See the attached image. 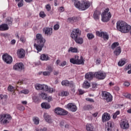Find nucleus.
I'll use <instances>...</instances> for the list:
<instances>
[{
  "label": "nucleus",
  "mask_w": 131,
  "mask_h": 131,
  "mask_svg": "<svg viewBox=\"0 0 131 131\" xmlns=\"http://www.w3.org/2000/svg\"><path fill=\"white\" fill-rule=\"evenodd\" d=\"M117 29L122 33H128L130 31V25L126 24L123 21H118L116 23Z\"/></svg>",
  "instance_id": "1"
},
{
  "label": "nucleus",
  "mask_w": 131,
  "mask_h": 131,
  "mask_svg": "<svg viewBox=\"0 0 131 131\" xmlns=\"http://www.w3.org/2000/svg\"><path fill=\"white\" fill-rule=\"evenodd\" d=\"M36 40H37V43H39V45L35 43L34 46L36 48L38 52H40V51L42 50V48H43V46H45L46 39H45V38L42 37L41 34H37Z\"/></svg>",
  "instance_id": "2"
},
{
  "label": "nucleus",
  "mask_w": 131,
  "mask_h": 131,
  "mask_svg": "<svg viewBox=\"0 0 131 131\" xmlns=\"http://www.w3.org/2000/svg\"><path fill=\"white\" fill-rule=\"evenodd\" d=\"M12 120V116L9 114H0V123L7 125Z\"/></svg>",
  "instance_id": "3"
},
{
  "label": "nucleus",
  "mask_w": 131,
  "mask_h": 131,
  "mask_svg": "<svg viewBox=\"0 0 131 131\" xmlns=\"http://www.w3.org/2000/svg\"><path fill=\"white\" fill-rule=\"evenodd\" d=\"M70 62L76 65H83L84 64V59L82 56H79L75 55L74 58H72L70 59Z\"/></svg>",
  "instance_id": "4"
},
{
  "label": "nucleus",
  "mask_w": 131,
  "mask_h": 131,
  "mask_svg": "<svg viewBox=\"0 0 131 131\" xmlns=\"http://www.w3.org/2000/svg\"><path fill=\"white\" fill-rule=\"evenodd\" d=\"M111 17H112V15L111 13L109 12V8H106L101 14V21L102 22H108L111 19Z\"/></svg>",
  "instance_id": "5"
},
{
  "label": "nucleus",
  "mask_w": 131,
  "mask_h": 131,
  "mask_svg": "<svg viewBox=\"0 0 131 131\" xmlns=\"http://www.w3.org/2000/svg\"><path fill=\"white\" fill-rule=\"evenodd\" d=\"M96 34L97 36H99V37L103 38V39L105 41H107L108 39H109V35L108 34V33L106 32L97 31L96 32Z\"/></svg>",
  "instance_id": "6"
},
{
  "label": "nucleus",
  "mask_w": 131,
  "mask_h": 131,
  "mask_svg": "<svg viewBox=\"0 0 131 131\" xmlns=\"http://www.w3.org/2000/svg\"><path fill=\"white\" fill-rule=\"evenodd\" d=\"M94 76L96 78H97V79H104L106 77V73L102 71H99L94 73Z\"/></svg>",
  "instance_id": "7"
},
{
  "label": "nucleus",
  "mask_w": 131,
  "mask_h": 131,
  "mask_svg": "<svg viewBox=\"0 0 131 131\" xmlns=\"http://www.w3.org/2000/svg\"><path fill=\"white\" fill-rule=\"evenodd\" d=\"M120 126L122 129H128L129 127V123L126 120H121L120 122Z\"/></svg>",
  "instance_id": "8"
},
{
  "label": "nucleus",
  "mask_w": 131,
  "mask_h": 131,
  "mask_svg": "<svg viewBox=\"0 0 131 131\" xmlns=\"http://www.w3.org/2000/svg\"><path fill=\"white\" fill-rule=\"evenodd\" d=\"M102 96L104 100H105L107 103H108V102H112L113 97L111 94L108 92H103L102 93Z\"/></svg>",
  "instance_id": "9"
},
{
  "label": "nucleus",
  "mask_w": 131,
  "mask_h": 131,
  "mask_svg": "<svg viewBox=\"0 0 131 131\" xmlns=\"http://www.w3.org/2000/svg\"><path fill=\"white\" fill-rule=\"evenodd\" d=\"M54 112L57 115H67L68 112L60 107H57L55 109Z\"/></svg>",
  "instance_id": "10"
},
{
  "label": "nucleus",
  "mask_w": 131,
  "mask_h": 131,
  "mask_svg": "<svg viewBox=\"0 0 131 131\" xmlns=\"http://www.w3.org/2000/svg\"><path fill=\"white\" fill-rule=\"evenodd\" d=\"M35 88L38 91H48V85L37 83L35 85Z\"/></svg>",
  "instance_id": "11"
},
{
  "label": "nucleus",
  "mask_w": 131,
  "mask_h": 131,
  "mask_svg": "<svg viewBox=\"0 0 131 131\" xmlns=\"http://www.w3.org/2000/svg\"><path fill=\"white\" fill-rule=\"evenodd\" d=\"M80 35H81V31L79 29H74L73 30L72 33L71 34V37L73 39L80 36Z\"/></svg>",
  "instance_id": "12"
},
{
  "label": "nucleus",
  "mask_w": 131,
  "mask_h": 131,
  "mask_svg": "<svg viewBox=\"0 0 131 131\" xmlns=\"http://www.w3.org/2000/svg\"><path fill=\"white\" fill-rule=\"evenodd\" d=\"M3 59L7 63V64H11L12 62H13V58H12V56L9 55L8 54H5L3 56Z\"/></svg>",
  "instance_id": "13"
},
{
  "label": "nucleus",
  "mask_w": 131,
  "mask_h": 131,
  "mask_svg": "<svg viewBox=\"0 0 131 131\" xmlns=\"http://www.w3.org/2000/svg\"><path fill=\"white\" fill-rule=\"evenodd\" d=\"M13 68L14 70H18L21 71V70H24V64L21 62L16 63L15 64V65L13 66Z\"/></svg>",
  "instance_id": "14"
},
{
  "label": "nucleus",
  "mask_w": 131,
  "mask_h": 131,
  "mask_svg": "<svg viewBox=\"0 0 131 131\" xmlns=\"http://www.w3.org/2000/svg\"><path fill=\"white\" fill-rule=\"evenodd\" d=\"M67 108L72 112H76L77 111V106L74 103H70L67 104Z\"/></svg>",
  "instance_id": "15"
},
{
  "label": "nucleus",
  "mask_w": 131,
  "mask_h": 131,
  "mask_svg": "<svg viewBox=\"0 0 131 131\" xmlns=\"http://www.w3.org/2000/svg\"><path fill=\"white\" fill-rule=\"evenodd\" d=\"M111 118L110 116V114H108L107 113H104L102 115V122H106V121H109Z\"/></svg>",
  "instance_id": "16"
},
{
  "label": "nucleus",
  "mask_w": 131,
  "mask_h": 131,
  "mask_svg": "<svg viewBox=\"0 0 131 131\" xmlns=\"http://www.w3.org/2000/svg\"><path fill=\"white\" fill-rule=\"evenodd\" d=\"M90 4L89 2H83L81 4V10L82 11H84L86 10V9H89V8H90Z\"/></svg>",
  "instance_id": "17"
},
{
  "label": "nucleus",
  "mask_w": 131,
  "mask_h": 131,
  "mask_svg": "<svg viewBox=\"0 0 131 131\" xmlns=\"http://www.w3.org/2000/svg\"><path fill=\"white\" fill-rule=\"evenodd\" d=\"M17 56L20 59L25 57V50L23 49H19L17 51Z\"/></svg>",
  "instance_id": "18"
},
{
  "label": "nucleus",
  "mask_w": 131,
  "mask_h": 131,
  "mask_svg": "<svg viewBox=\"0 0 131 131\" xmlns=\"http://www.w3.org/2000/svg\"><path fill=\"white\" fill-rule=\"evenodd\" d=\"M43 32L47 35H51L53 33V29L51 28H45L43 29Z\"/></svg>",
  "instance_id": "19"
},
{
  "label": "nucleus",
  "mask_w": 131,
  "mask_h": 131,
  "mask_svg": "<svg viewBox=\"0 0 131 131\" xmlns=\"http://www.w3.org/2000/svg\"><path fill=\"white\" fill-rule=\"evenodd\" d=\"M73 39H74L76 43H78V45H82L83 43V38L82 37H76V38H74Z\"/></svg>",
  "instance_id": "20"
},
{
  "label": "nucleus",
  "mask_w": 131,
  "mask_h": 131,
  "mask_svg": "<svg viewBox=\"0 0 131 131\" xmlns=\"http://www.w3.org/2000/svg\"><path fill=\"white\" fill-rule=\"evenodd\" d=\"M94 76H95L94 74L92 72H90L85 74V78L88 80H92L94 78Z\"/></svg>",
  "instance_id": "21"
},
{
  "label": "nucleus",
  "mask_w": 131,
  "mask_h": 131,
  "mask_svg": "<svg viewBox=\"0 0 131 131\" xmlns=\"http://www.w3.org/2000/svg\"><path fill=\"white\" fill-rule=\"evenodd\" d=\"M43 117L47 121V122H48L49 123H51L52 122V120L51 119V117L48 115L47 113H45L43 115Z\"/></svg>",
  "instance_id": "22"
},
{
  "label": "nucleus",
  "mask_w": 131,
  "mask_h": 131,
  "mask_svg": "<svg viewBox=\"0 0 131 131\" xmlns=\"http://www.w3.org/2000/svg\"><path fill=\"white\" fill-rule=\"evenodd\" d=\"M8 30H9V27L8 26V25L4 24L0 26V30L1 31H5Z\"/></svg>",
  "instance_id": "23"
},
{
  "label": "nucleus",
  "mask_w": 131,
  "mask_h": 131,
  "mask_svg": "<svg viewBox=\"0 0 131 131\" xmlns=\"http://www.w3.org/2000/svg\"><path fill=\"white\" fill-rule=\"evenodd\" d=\"M91 86V82H89V81L85 80L83 82L82 84V88L83 89H89Z\"/></svg>",
  "instance_id": "24"
},
{
  "label": "nucleus",
  "mask_w": 131,
  "mask_h": 131,
  "mask_svg": "<svg viewBox=\"0 0 131 131\" xmlns=\"http://www.w3.org/2000/svg\"><path fill=\"white\" fill-rule=\"evenodd\" d=\"M100 15H101V13L100 12L97 11H95L93 14L94 18L95 20H99V18H100Z\"/></svg>",
  "instance_id": "25"
},
{
  "label": "nucleus",
  "mask_w": 131,
  "mask_h": 131,
  "mask_svg": "<svg viewBox=\"0 0 131 131\" xmlns=\"http://www.w3.org/2000/svg\"><path fill=\"white\" fill-rule=\"evenodd\" d=\"M40 60H42V61H48L50 60V57L49 55L47 54H41L40 56Z\"/></svg>",
  "instance_id": "26"
},
{
  "label": "nucleus",
  "mask_w": 131,
  "mask_h": 131,
  "mask_svg": "<svg viewBox=\"0 0 131 131\" xmlns=\"http://www.w3.org/2000/svg\"><path fill=\"white\" fill-rule=\"evenodd\" d=\"M41 107L45 109H50L51 108V105L50 104L47 102H43L41 104Z\"/></svg>",
  "instance_id": "27"
},
{
  "label": "nucleus",
  "mask_w": 131,
  "mask_h": 131,
  "mask_svg": "<svg viewBox=\"0 0 131 131\" xmlns=\"http://www.w3.org/2000/svg\"><path fill=\"white\" fill-rule=\"evenodd\" d=\"M78 53V49L77 48L70 47L68 50V53Z\"/></svg>",
  "instance_id": "28"
},
{
  "label": "nucleus",
  "mask_w": 131,
  "mask_h": 131,
  "mask_svg": "<svg viewBox=\"0 0 131 131\" xmlns=\"http://www.w3.org/2000/svg\"><path fill=\"white\" fill-rule=\"evenodd\" d=\"M120 53H121V48H120V47L117 48L115 51L114 52V53L115 55H116V56L120 55Z\"/></svg>",
  "instance_id": "29"
},
{
  "label": "nucleus",
  "mask_w": 131,
  "mask_h": 131,
  "mask_svg": "<svg viewBox=\"0 0 131 131\" xmlns=\"http://www.w3.org/2000/svg\"><path fill=\"white\" fill-rule=\"evenodd\" d=\"M86 129L88 131H94V126H92V124H88L86 125Z\"/></svg>",
  "instance_id": "30"
},
{
  "label": "nucleus",
  "mask_w": 131,
  "mask_h": 131,
  "mask_svg": "<svg viewBox=\"0 0 131 131\" xmlns=\"http://www.w3.org/2000/svg\"><path fill=\"white\" fill-rule=\"evenodd\" d=\"M33 121L35 124H39V118L37 117H33Z\"/></svg>",
  "instance_id": "31"
},
{
  "label": "nucleus",
  "mask_w": 131,
  "mask_h": 131,
  "mask_svg": "<svg viewBox=\"0 0 131 131\" xmlns=\"http://www.w3.org/2000/svg\"><path fill=\"white\" fill-rule=\"evenodd\" d=\"M125 61H126V60L124 58L120 59L118 62L119 66H123V65L125 64Z\"/></svg>",
  "instance_id": "32"
},
{
  "label": "nucleus",
  "mask_w": 131,
  "mask_h": 131,
  "mask_svg": "<svg viewBox=\"0 0 131 131\" xmlns=\"http://www.w3.org/2000/svg\"><path fill=\"white\" fill-rule=\"evenodd\" d=\"M60 96H61V97H67V96H69V92L62 91L60 93Z\"/></svg>",
  "instance_id": "33"
},
{
  "label": "nucleus",
  "mask_w": 131,
  "mask_h": 131,
  "mask_svg": "<svg viewBox=\"0 0 131 131\" xmlns=\"http://www.w3.org/2000/svg\"><path fill=\"white\" fill-rule=\"evenodd\" d=\"M19 94H24V95H28L29 94V91L28 89H24L20 91Z\"/></svg>",
  "instance_id": "34"
},
{
  "label": "nucleus",
  "mask_w": 131,
  "mask_h": 131,
  "mask_svg": "<svg viewBox=\"0 0 131 131\" xmlns=\"http://www.w3.org/2000/svg\"><path fill=\"white\" fill-rule=\"evenodd\" d=\"M41 98L43 99V100H47L48 98V95L45 93H41V94H39Z\"/></svg>",
  "instance_id": "35"
},
{
  "label": "nucleus",
  "mask_w": 131,
  "mask_h": 131,
  "mask_svg": "<svg viewBox=\"0 0 131 131\" xmlns=\"http://www.w3.org/2000/svg\"><path fill=\"white\" fill-rule=\"evenodd\" d=\"M48 90L45 91V92H48V93H50V94H53V93H55L56 92V90L54 88H49V86H48Z\"/></svg>",
  "instance_id": "36"
},
{
  "label": "nucleus",
  "mask_w": 131,
  "mask_h": 131,
  "mask_svg": "<svg viewBox=\"0 0 131 131\" xmlns=\"http://www.w3.org/2000/svg\"><path fill=\"white\" fill-rule=\"evenodd\" d=\"M74 5L76 8H77V9H79V10H81V4L79 2H75Z\"/></svg>",
  "instance_id": "37"
},
{
  "label": "nucleus",
  "mask_w": 131,
  "mask_h": 131,
  "mask_svg": "<svg viewBox=\"0 0 131 131\" xmlns=\"http://www.w3.org/2000/svg\"><path fill=\"white\" fill-rule=\"evenodd\" d=\"M62 85H65L66 86H68L69 85V81L67 80H64L61 82Z\"/></svg>",
  "instance_id": "38"
},
{
  "label": "nucleus",
  "mask_w": 131,
  "mask_h": 131,
  "mask_svg": "<svg viewBox=\"0 0 131 131\" xmlns=\"http://www.w3.org/2000/svg\"><path fill=\"white\" fill-rule=\"evenodd\" d=\"M77 20V17H70L69 18H68V20L70 22H76Z\"/></svg>",
  "instance_id": "39"
},
{
  "label": "nucleus",
  "mask_w": 131,
  "mask_h": 131,
  "mask_svg": "<svg viewBox=\"0 0 131 131\" xmlns=\"http://www.w3.org/2000/svg\"><path fill=\"white\" fill-rule=\"evenodd\" d=\"M118 46H119V43H118V42H115L112 44V49H113V50H114V49H115L116 47H118Z\"/></svg>",
  "instance_id": "40"
},
{
  "label": "nucleus",
  "mask_w": 131,
  "mask_h": 131,
  "mask_svg": "<svg viewBox=\"0 0 131 131\" xmlns=\"http://www.w3.org/2000/svg\"><path fill=\"white\" fill-rule=\"evenodd\" d=\"M120 114V112L117 111L116 113L113 114V119H116V118L117 117V115H119Z\"/></svg>",
  "instance_id": "41"
},
{
  "label": "nucleus",
  "mask_w": 131,
  "mask_h": 131,
  "mask_svg": "<svg viewBox=\"0 0 131 131\" xmlns=\"http://www.w3.org/2000/svg\"><path fill=\"white\" fill-rule=\"evenodd\" d=\"M8 90L9 92H15V88L11 85L8 86Z\"/></svg>",
  "instance_id": "42"
},
{
  "label": "nucleus",
  "mask_w": 131,
  "mask_h": 131,
  "mask_svg": "<svg viewBox=\"0 0 131 131\" xmlns=\"http://www.w3.org/2000/svg\"><path fill=\"white\" fill-rule=\"evenodd\" d=\"M8 99L7 95H4L3 94H0V100H7Z\"/></svg>",
  "instance_id": "43"
},
{
  "label": "nucleus",
  "mask_w": 131,
  "mask_h": 131,
  "mask_svg": "<svg viewBox=\"0 0 131 131\" xmlns=\"http://www.w3.org/2000/svg\"><path fill=\"white\" fill-rule=\"evenodd\" d=\"M46 70H48L50 73H52V72H53V69L51 66H48L47 67Z\"/></svg>",
  "instance_id": "44"
},
{
  "label": "nucleus",
  "mask_w": 131,
  "mask_h": 131,
  "mask_svg": "<svg viewBox=\"0 0 131 131\" xmlns=\"http://www.w3.org/2000/svg\"><path fill=\"white\" fill-rule=\"evenodd\" d=\"M20 41H21L23 43L26 42V38L24 36H21L20 38Z\"/></svg>",
  "instance_id": "45"
},
{
  "label": "nucleus",
  "mask_w": 131,
  "mask_h": 131,
  "mask_svg": "<svg viewBox=\"0 0 131 131\" xmlns=\"http://www.w3.org/2000/svg\"><path fill=\"white\" fill-rule=\"evenodd\" d=\"M87 36H88L89 39H93V38H94V37H95V36H94V35L92 33L88 34Z\"/></svg>",
  "instance_id": "46"
},
{
  "label": "nucleus",
  "mask_w": 131,
  "mask_h": 131,
  "mask_svg": "<svg viewBox=\"0 0 131 131\" xmlns=\"http://www.w3.org/2000/svg\"><path fill=\"white\" fill-rule=\"evenodd\" d=\"M46 15L45 13V12L43 11H41L39 13V17H40L41 18H45V17H46Z\"/></svg>",
  "instance_id": "47"
},
{
  "label": "nucleus",
  "mask_w": 131,
  "mask_h": 131,
  "mask_svg": "<svg viewBox=\"0 0 131 131\" xmlns=\"http://www.w3.org/2000/svg\"><path fill=\"white\" fill-rule=\"evenodd\" d=\"M95 62L97 65H100L101 64V58L100 57L96 58Z\"/></svg>",
  "instance_id": "48"
},
{
  "label": "nucleus",
  "mask_w": 131,
  "mask_h": 131,
  "mask_svg": "<svg viewBox=\"0 0 131 131\" xmlns=\"http://www.w3.org/2000/svg\"><path fill=\"white\" fill-rule=\"evenodd\" d=\"M97 88H98V84H97V83H92L93 91H95L96 90V89H97Z\"/></svg>",
  "instance_id": "49"
},
{
  "label": "nucleus",
  "mask_w": 131,
  "mask_h": 131,
  "mask_svg": "<svg viewBox=\"0 0 131 131\" xmlns=\"http://www.w3.org/2000/svg\"><path fill=\"white\" fill-rule=\"evenodd\" d=\"M53 28L54 30H58L60 28V25L57 24L54 26Z\"/></svg>",
  "instance_id": "50"
},
{
  "label": "nucleus",
  "mask_w": 131,
  "mask_h": 131,
  "mask_svg": "<svg viewBox=\"0 0 131 131\" xmlns=\"http://www.w3.org/2000/svg\"><path fill=\"white\" fill-rule=\"evenodd\" d=\"M68 86H70V88H73L74 89L75 88V85H74V83H73V81H71L69 82V85Z\"/></svg>",
  "instance_id": "51"
},
{
  "label": "nucleus",
  "mask_w": 131,
  "mask_h": 131,
  "mask_svg": "<svg viewBox=\"0 0 131 131\" xmlns=\"http://www.w3.org/2000/svg\"><path fill=\"white\" fill-rule=\"evenodd\" d=\"M43 75L44 76H48L51 75V73L49 71H45L42 73Z\"/></svg>",
  "instance_id": "52"
},
{
  "label": "nucleus",
  "mask_w": 131,
  "mask_h": 131,
  "mask_svg": "<svg viewBox=\"0 0 131 131\" xmlns=\"http://www.w3.org/2000/svg\"><path fill=\"white\" fill-rule=\"evenodd\" d=\"M86 101H88L89 102H91L92 103H95V100L93 99L87 98L85 99Z\"/></svg>",
  "instance_id": "53"
},
{
  "label": "nucleus",
  "mask_w": 131,
  "mask_h": 131,
  "mask_svg": "<svg viewBox=\"0 0 131 131\" xmlns=\"http://www.w3.org/2000/svg\"><path fill=\"white\" fill-rule=\"evenodd\" d=\"M18 8H21V7H23V0L20 1L18 4Z\"/></svg>",
  "instance_id": "54"
},
{
  "label": "nucleus",
  "mask_w": 131,
  "mask_h": 131,
  "mask_svg": "<svg viewBox=\"0 0 131 131\" xmlns=\"http://www.w3.org/2000/svg\"><path fill=\"white\" fill-rule=\"evenodd\" d=\"M46 8L47 10L49 12V11H51V5L50 4H48L46 6Z\"/></svg>",
  "instance_id": "55"
},
{
  "label": "nucleus",
  "mask_w": 131,
  "mask_h": 131,
  "mask_svg": "<svg viewBox=\"0 0 131 131\" xmlns=\"http://www.w3.org/2000/svg\"><path fill=\"white\" fill-rule=\"evenodd\" d=\"M67 62L66 61H63L60 64H59V66H61L62 67H64L66 65H67Z\"/></svg>",
  "instance_id": "56"
},
{
  "label": "nucleus",
  "mask_w": 131,
  "mask_h": 131,
  "mask_svg": "<svg viewBox=\"0 0 131 131\" xmlns=\"http://www.w3.org/2000/svg\"><path fill=\"white\" fill-rule=\"evenodd\" d=\"M78 92H79V95H83V94H84V93H85V92H84V91H83L81 89H78Z\"/></svg>",
  "instance_id": "57"
},
{
  "label": "nucleus",
  "mask_w": 131,
  "mask_h": 131,
  "mask_svg": "<svg viewBox=\"0 0 131 131\" xmlns=\"http://www.w3.org/2000/svg\"><path fill=\"white\" fill-rule=\"evenodd\" d=\"M19 110H20V111H24V110H25V107L23 106V105H20L18 107Z\"/></svg>",
  "instance_id": "58"
},
{
  "label": "nucleus",
  "mask_w": 131,
  "mask_h": 131,
  "mask_svg": "<svg viewBox=\"0 0 131 131\" xmlns=\"http://www.w3.org/2000/svg\"><path fill=\"white\" fill-rule=\"evenodd\" d=\"M124 86H129V85H130V83L129 82H124Z\"/></svg>",
  "instance_id": "59"
},
{
  "label": "nucleus",
  "mask_w": 131,
  "mask_h": 131,
  "mask_svg": "<svg viewBox=\"0 0 131 131\" xmlns=\"http://www.w3.org/2000/svg\"><path fill=\"white\" fill-rule=\"evenodd\" d=\"M46 100H48V102H51V101H53V98H52V96H49Z\"/></svg>",
  "instance_id": "60"
},
{
  "label": "nucleus",
  "mask_w": 131,
  "mask_h": 131,
  "mask_svg": "<svg viewBox=\"0 0 131 131\" xmlns=\"http://www.w3.org/2000/svg\"><path fill=\"white\" fill-rule=\"evenodd\" d=\"M64 7H60V8H59V10H58V11H59V12H60V13H62V12H64Z\"/></svg>",
  "instance_id": "61"
},
{
  "label": "nucleus",
  "mask_w": 131,
  "mask_h": 131,
  "mask_svg": "<svg viewBox=\"0 0 131 131\" xmlns=\"http://www.w3.org/2000/svg\"><path fill=\"white\" fill-rule=\"evenodd\" d=\"M17 84H23L24 83V81H19L17 82Z\"/></svg>",
  "instance_id": "62"
},
{
  "label": "nucleus",
  "mask_w": 131,
  "mask_h": 131,
  "mask_svg": "<svg viewBox=\"0 0 131 131\" xmlns=\"http://www.w3.org/2000/svg\"><path fill=\"white\" fill-rule=\"evenodd\" d=\"M21 103L23 105H27V101H22Z\"/></svg>",
  "instance_id": "63"
},
{
  "label": "nucleus",
  "mask_w": 131,
  "mask_h": 131,
  "mask_svg": "<svg viewBox=\"0 0 131 131\" xmlns=\"http://www.w3.org/2000/svg\"><path fill=\"white\" fill-rule=\"evenodd\" d=\"M127 98H128V99H129V100H131V94H127Z\"/></svg>",
  "instance_id": "64"
}]
</instances>
